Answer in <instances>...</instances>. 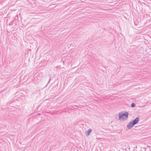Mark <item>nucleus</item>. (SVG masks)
Listing matches in <instances>:
<instances>
[{"label":"nucleus","instance_id":"7","mask_svg":"<svg viewBox=\"0 0 151 151\" xmlns=\"http://www.w3.org/2000/svg\"><path fill=\"white\" fill-rule=\"evenodd\" d=\"M51 79V78H50V79H49V81H48V83L46 85V86H47V85H48V84L50 83V81Z\"/></svg>","mask_w":151,"mask_h":151},{"label":"nucleus","instance_id":"4","mask_svg":"<svg viewBox=\"0 0 151 151\" xmlns=\"http://www.w3.org/2000/svg\"><path fill=\"white\" fill-rule=\"evenodd\" d=\"M92 131V130L91 129H89L86 132V136H89L90 135V133Z\"/></svg>","mask_w":151,"mask_h":151},{"label":"nucleus","instance_id":"6","mask_svg":"<svg viewBox=\"0 0 151 151\" xmlns=\"http://www.w3.org/2000/svg\"><path fill=\"white\" fill-rule=\"evenodd\" d=\"M136 106V104L134 103H132L131 104V106L132 107H134Z\"/></svg>","mask_w":151,"mask_h":151},{"label":"nucleus","instance_id":"8","mask_svg":"<svg viewBox=\"0 0 151 151\" xmlns=\"http://www.w3.org/2000/svg\"><path fill=\"white\" fill-rule=\"evenodd\" d=\"M134 24L135 25H137V24H135V22L134 23Z\"/></svg>","mask_w":151,"mask_h":151},{"label":"nucleus","instance_id":"2","mask_svg":"<svg viewBox=\"0 0 151 151\" xmlns=\"http://www.w3.org/2000/svg\"><path fill=\"white\" fill-rule=\"evenodd\" d=\"M132 121L130 122L127 125V127L128 129H131L134 125Z\"/></svg>","mask_w":151,"mask_h":151},{"label":"nucleus","instance_id":"1","mask_svg":"<svg viewBox=\"0 0 151 151\" xmlns=\"http://www.w3.org/2000/svg\"><path fill=\"white\" fill-rule=\"evenodd\" d=\"M119 120H123V121L127 120L128 118L129 113L128 112L125 111L124 113L119 112Z\"/></svg>","mask_w":151,"mask_h":151},{"label":"nucleus","instance_id":"3","mask_svg":"<svg viewBox=\"0 0 151 151\" xmlns=\"http://www.w3.org/2000/svg\"><path fill=\"white\" fill-rule=\"evenodd\" d=\"M139 121V117H137L135 118L132 121L134 124L135 125L137 124Z\"/></svg>","mask_w":151,"mask_h":151},{"label":"nucleus","instance_id":"5","mask_svg":"<svg viewBox=\"0 0 151 151\" xmlns=\"http://www.w3.org/2000/svg\"><path fill=\"white\" fill-rule=\"evenodd\" d=\"M68 56H65L62 59L63 61V62L64 63L65 62V60H66L68 59Z\"/></svg>","mask_w":151,"mask_h":151},{"label":"nucleus","instance_id":"9","mask_svg":"<svg viewBox=\"0 0 151 151\" xmlns=\"http://www.w3.org/2000/svg\"><path fill=\"white\" fill-rule=\"evenodd\" d=\"M134 24L135 25H137V24H135V22L134 23Z\"/></svg>","mask_w":151,"mask_h":151}]
</instances>
